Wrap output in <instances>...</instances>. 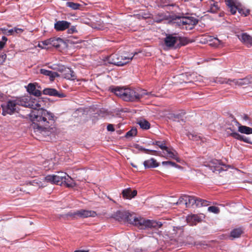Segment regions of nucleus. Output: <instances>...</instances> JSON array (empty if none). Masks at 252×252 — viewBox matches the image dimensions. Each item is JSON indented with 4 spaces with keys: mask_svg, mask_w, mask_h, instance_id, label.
Returning <instances> with one entry per match:
<instances>
[{
    "mask_svg": "<svg viewBox=\"0 0 252 252\" xmlns=\"http://www.w3.org/2000/svg\"><path fill=\"white\" fill-rule=\"evenodd\" d=\"M146 95H153L152 93H148L146 90L136 92L134 90L126 88L123 99L125 101H138Z\"/></svg>",
    "mask_w": 252,
    "mask_h": 252,
    "instance_id": "4",
    "label": "nucleus"
},
{
    "mask_svg": "<svg viewBox=\"0 0 252 252\" xmlns=\"http://www.w3.org/2000/svg\"><path fill=\"white\" fill-rule=\"evenodd\" d=\"M164 154L166 158H171L176 160L178 162H180L181 160L178 157L177 152L174 149H170L167 147L164 150Z\"/></svg>",
    "mask_w": 252,
    "mask_h": 252,
    "instance_id": "13",
    "label": "nucleus"
},
{
    "mask_svg": "<svg viewBox=\"0 0 252 252\" xmlns=\"http://www.w3.org/2000/svg\"><path fill=\"white\" fill-rule=\"evenodd\" d=\"M5 98L4 94L0 92V99L3 100Z\"/></svg>",
    "mask_w": 252,
    "mask_h": 252,
    "instance_id": "52",
    "label": "nucleus"
},
{
    "mask_svg": "<svg viewBox=\"0 0 252 252\" xmlns=\"http://www.w3.org/2000/svg\"><path fill=\"white\" fill-rule=\"evenodd\" d=\"M51 38L42 42V44H39L38 46L42 49L45 48L44 45H50Z\"/></svg>",
    "mask_w": 252,
    "mask_h": 252,
    "instance_id": "44",
    "label": "nucleus"
},
{
    "mask_svg": "<svg viewBox=\"0 0 252 252\" xmlns=\"http://www.w3.org/2000/svg\"><path fill=\"white\" fill-rule=\"evenodd\" d=\"M239 12L240 14L244 15L245 16H246L249 14L250 11L249 10H246L244 11L243 10L240 9L239 10Z\"/></svg>",
    "mask_w": 252,
    "mask_h": 252,
    "instance_id": "47",
    "label": "nucleus"
},
{
    "mask_svg": "<svg viewBox=\"0 0 252 252\" xmlns=\"http://www.w3.org/2000/svg\"><path fill=\"white\" fill-rule=\"evenodd\" d=\"M217 83H219L220 84L226 83L230 85L233 87L235 86H243L248 85L249 84H252V80H250L248 77L242 78V79H230L227 78H217L215 81Z\"/></svg>",
    "mask_w": 252,
    "mask_h": 252,
    "instance_id": "6",
    "label": "nucleus"
},
{
    "mask_svg": "<svg viewBox=\"0 0 252 252\" xmlns=\"http://www.w3.org/2000/svg\"><path fill=\"white\" fill-rule=\"evenodd\" d=\"M174 23L180 28L187 30H191L198 23V20L192 17H178L174 19Z\"/></svg>",
    "mask_w": 252,
    "mask_h": 252,
    "instance_id": "5",
    "label": "nucleus"
},
{
    "mask_svg": "<svg viewBox=\"0 0 252 252\" xmlns=\"http://www.w3.org/2000/svg\"><path fill=\"white\" fill-rule=\"evenodd\" d=\"M140 127L143 129H148L150 127V124L146 120H141L138 122Z\"/></svg>",
    "mask_w": 252,
    "mask_h": 252,
    "instance_id": "33",
    "label": "nucleus"
},
{
    "mask_svg": "<svg viewBox=\"0 0 252 252\" xmlns=\"http://www.w3.org/2000/svg\"><path fill=\"white\" fill-rule=\"evenodd\" d=\"M63 174H66L65 172H58L57 175H49L44 177L47 183H51L58 185H63V180H65V176Z\"/></svg>",
    "mask_w": 252,
    "mask_h": 252,
    "instance_id": "9",
    "label": "nucleus"
},
{
    "mask_svg": "<svg viewBox=\"0 0 252 252\" xmlns=\"http://www.w3.org/2000/svg\"><path fill=\"white\" fill-rule=\"evenodd\" d=\"M186 195H183L180 197L178 201L175 203L174 204L176 205H179L182 204L186 205Z\"/></svg>",
    "mask_w": 252,
    "mask_h": 252,
    "instance_id": "39",
    "label": "nucleus"
},
{
    "mask_svg": "<svg viewBox=\"0 0 252 252\" xmlns=\"http://www.w3.org/2000/svg\"><path fill=\"white\" fill-rule=\"evenodd\" d=\"M226 5L228 6L230 9V11L232 14H235L237 11V8L234 5L233 1L231 0H227L226 1Z\"/></svg>",
    "mask_w": 252,
    "mask_h": 252,
    "instance_id": "30",
    "label": "nucleus"
},
{
    "mask_svg": "<svg viewBox=\"0 0 252 252\" xmlns=\"http://www.w3.org/2000/svg\"><path fill=\"white\" fill-rule=\"evenodd\" d=\"M107 129L109 131H114L115 129L112 124H108L107 126Z\"/></svg>",
    "mask_w": 252,
    "mask_h": 252,
    "instance_id": "48",
    "label": "nucleus"
},
{
    "mask_svg": "<svg viewBox=\"0 0 252 252\" xmlns=\"http://www.w3.org/2000/svg\"><path fill=\"white\" fill-rule=\"evenodd\" d=\"M18 105L32 109L29 116L32 122V127L35 133L44 136L51 134L50 126L55 122V116L51 112L43 108L44 101L41 98H33L31 95H27L9 100L1 105L2 114L5 116L13 114Z\"/></svg>",
    "mask_w": 252,
    "mask_h": 252,
    "instance_id": "1",
    "label": "nucleus"
},
{
    "mask_svg": "<svg viewBox=\"0 0 252 252\" xmlns=\"http://www.w3.org/2000/svg\"><path fill=\"white\" fill-rule=\"evenodd\" d=\"M186 197L185 205L186 207H189L193 205H195L196 207H201L209 206L211 204L210 202L195 196L186 195Z\"/></svg>",
    "mask_w": 252,
    "mask_h": 252,
    "instance_id": "7",
    "label": "nucleus"
},
{
    "mask_svg": "<svg viewBox=\"0 0 252 252\" xmlns=\"http://www.w3.org/2000/svg\"><path fill=\"white\" fill-rule=\"evenodd\" d=\"M5 58H6L5 55L0 56V63H1L4 62Z\"/></svg>",
    "mask_w": 252,
    "mask_h": 252,
    "instance_id": "50",
    "label": "nucleus"
},
{
    "mask_svg": "<svg viewBox=\"0 0 252 252\" xmlns=\"http://www.w3.org/2000/svg\"><path fill=\"white\" fill-rule=\"evenodd\" d=\"M243 233V230L242 228H236L232 230L230 233L229 237L231 240L238 238L241 237Z\"/></svg>",
    "mask_w": 252,
    "mask_h": 252,
    "instance_id": "20",
    "label": "nucleus"
},
{
    "mask_svg": "<svg viewBox=\"0 0 252 252\" xmlns=\"http://www.w3.org/2000/svg\"><path fill=\"white\" fill-rule=\"evenodd\" d=\"M183 42V45H186L189 43V40L186 38H180L177 36L175 34H167L164 38V42L166 46L173 47L178 40Z\"/></svg>",
    "mask_w": 252,
    "mask_h": 252,
    "instance_id": "8",
    "label": "nucleus"
},
{
    "mask_svg": "<svg viewBox=\"0 0 252 252\" xmlns=\"http://www.w3.org/2000/svg\"><path fill=\"white\" fill-rule=\"evenodd\" d=\"M89 251L88 250H76L74 252H88Z\"/></svg>",
    "mask_w": 252,
    "mask_h": 252,
    "instance_id": "53",
    "label": "nucleus"
},
{
    "mask_svg": "<svg viewBox=\"0 0 252 252\" xmlns=\"http://www.w3.org/2000/svg\"><path fill=\"white\" fill-rule=\"evenodd\" d=\"M137 134V129L136 128H132L128 132H126V137L128 138L130 137H132L135 136Z\"/></svg>",
    "mask_w": 252,
    "mask_h": 252,
    "instance_id": "38",
    "label": "nucleus"
},
{
    "mask_svg": "<svg viewBox=\"0 0 252 252\" xmlns=\"http://www.w3.org/2000/svg\"><path fill=\"white\" fill-rule=\"evenodd\" d=\"M162 164L163 165H169V166H174V167H178V166H179V165H178L175 162L171 161H162Z\"/></svg>",
    "mask_w": 252,
    "mask_h": 252,
    "instance_id": "43",
    "label": "nucleus"
},
{
    "mask_svg": "<svg viewBox=\"0 0 252 252\" xmlns=\"http://www.w3.org/2000/svg\"><path fill=\"white\" fill-rule=\"evenodd\" d=\"M69 33H73L76 32L75 28L74 27H71L70 29L68 30Z\"/></svg>",
    "mask_w": 252,
    "mask_h": 252,
    "instance_id": "51",
    "label": "nucleus"
},
{
    "mask_svg": "<svg viewBox=\"0 0 252 252\" xmlns=\"http://www.w3.org/2000/svg\"><path fill=\"white\" fill-rule=\"evenodd\" d=\"M98 6H98L97 4H95V9H96L97 7H98Z\"/></svg>",
    "mask_w": 252,
    "mask_h": 252,
    "instance_id": "57",
    "label": "nucleus"
},
{
    "mask_svg": "<svg viewBox=\"0 0 252 252\" xmlns=\"http://www.w3.org/2000/svg\"><path fill=\"white\" fill-rule=\"evenodd\" d=\"M126 88H121L119 87H113L111 88L112 92L114 93L116 95L123 99L125 94Z\"/></svg>",
    "mask_w": 252,
    "mask_h": 252,
    "instance_id": "23",
    "label": "nucleus"
},
{
    "mask_svg": "<svg viewBox=\"0 0 252 252\" xmlns=\"http://www.w3.org/2000/svg\"><path fill=\"white\" fill-rule=\"evenodd\" d=\"M131 165H132L133 167H136V165H135L133 163H131Z\"/></svg>",
    "mask_w": 252,
    "mask_h": 252,
    "instance_id": "56",
    "label": "nucleus"
},
{
    "mask_svg": "<svg viewBox=\"0 0 252 252\" xmlns=\"http://www.w3.org/2000/svg\"><path fill=\"white\" fill-rule=\"evenodd\" d=\"M132 214L126 211H117L112 216V217L116 220L127 222H129V221H131V220H130Z\"/></svg>",
    "mask_w": 252,
    "mask_h": 252,
    "instance_id": "11",
    "label": "nucleus"
},
{
    "mask_svg": "<svg viewBox=\"0 0 252 252\" xmlns=\"http://www.w3.org/2000/svg\"><path fill=\"white\" fill-rule=\"evenodd\" d=\"M94 214V211L81 209L78 210L74 213H69L67 216L72 217L74 219H77L79 218H88L89 217H93Z\"/></svg>",
    "mask_w": 252,
    "mask_h": 252,
    "instance_id": "12",
    "label": "nucleus"
},
{
    "mask_svg": "<svg viewBox=\"0 0 252 252\" xmlns=\"http://www.w3.org/2000/svg\"><path fill=\"white\" fill-rule=\"evenodd\" d=\"M62 42V39L60 38H51L50 45L56 48H59L60 46L61 43Z\"/></svg>",
    "mask_w": 252,
    "mask_h": 252,
    "instance_id": "32",
    "label": "nucleus"
},
{
    "mask_svg": "<svg viewBox=\"0 0 252 252\" xmlns=\"http://www.w3.org/2000/svg\"><path fill=\"white\" fill-rule=\"evenodd\" d=\"M12 30H13V35L15 33H20L23 32V29L18 28H14Z\"/></svg>",
    "mask_w": 252,
    "mask_h": 252,
    "instance_id": "46",
    "label": "nucleus"
},
{
    "mask_svg": "<svg viewBox=\"0 0 252 252\" xmlns=\"http://www.w3.org/2000/svg\"><path fill=\"white\" fill-rule=\"evenodd\" d=\"M228 129H229L231 131V132L230 133H228V131L227 132V134L228 135H230L236 139L243 141L246 143H251L250 139L249 138L240 135L238 132L232 130L231 128H228Z\"/></svg>",
    "mask_w": 252,
    "mask_h": 252,
    "instance_id": "14",
    "label": "nucleus"
},
{
    "mask_svg": "<svg viewBox=\"0 0 252 252\" xmlns=\"http://www.w3.org/2000/svg\"><path fill=\"white\" fill-rule=\"evenodd\" d=\"M46 181L45 180L44 178L43 179V181H39V180L35 179L27 185H32L33 186L38 187V188H43L47 186Z\"/></svg>",
    "mask_w": 252,
    "mask_h": 252,
    "instance_id": "24",
    "label": "nucleus"
},
{
    "mask_svg": "<svg viewBox=\"0 0 252 252\" xmlns=\"http://www.w3.org/2000/svg\"><path fill=\"white\" fill-rule=\"evenodd\" d=\"M207 41L210 42V45L214 47H218L219 45L222 44V41L219 40L218 38L212 36L208 37L207 39Z\"/></svg>",
    "mask_w": 252,
    "mask_h": 252,
    "instance_id": "26",
    "label": "nucleus"
},
{
    "mask_svg": "<svg viewBox=\"0 0 252 252\" xmlns=\"http://www.w3.org/2000/svg\"><path fill=\"white\" fill-rule=\"evenodd\" d=\"M70 23L66 21H59L55 23L54 28L58 31H63L68 29Z\"/></svg>",
    "mask_w": 252,
    "mask_h": 252,
    "instance_id": "16",
    "label": "nucleus"
},
{
    "mask_svg": "<svg viewBox=\"0 0 252 252\" xmlns=\"http://www.w3.org/2000/svg\"><path fill=\"white\" fill-rule=\"evenodd\" d=\"M219 9L217 3L212 1L210 4V8L208 11L213 13H215L217 12Z\"/></svg>",
    "mask_w": 252,
    "mask_h": 252,
    "instance_id": "35",
    "label": "nucleus"
},
{
    "mask_svg": "<svg viewBox=\"0 0 252 252\" xmlns=\"http://www.w3.org/2000/svg\"><path fill=\"white\" fill-rule=\"evenodd\" d=\"M0 30L2 32V33L7 35H13V30L12 29L10 30H7L5 28H1Z\"/></svg>",
    "mask_w": 252,
    "mask_h": 252,
    "instance_id": "41",
    "label": "nucleus"
},
{
    "mask_svg": "<svg viewBox=\"0 0 252 252\" xmlns=\"http://www.w3.org/2000/svg\"><path fill=\"white\" fill-rule=\"evenodd\" d=\"M137 193L136 190H131L130 188L124 189L122 191L123 196L126 199H131L134 198Z\"/></svg>",
    "mask_w": 252,
    "mask_h": 252,
    "instance_id": "17",
    "label": "nucleus"
},
{
    "mask_svg": "<svg viewBox=\"0 0 252 252\" xmlns=\"http://www.w3.org/2000/svg\"><path fill=\"white\" fill-rule=\"evenodd\" d=\"M7 40V38L5 36H2L1 40L0 41V50L3 48Z\"/></svg>",
    "mask_w": 252,
    "mask_h": 252,
    "instance_id": "45",
    "label": "nucleus"
},
{
    "mask_svg": "<svg viewBox=\"0 0 252 252\" xmlns=\"http://www.w3.org/2000/svg\"><path fill=\"white\" fill-rule=\"evenodd\" d=\"M208 211L215 214H218L220 212V209L216 206H210L208 208Z\"/></svg>",
    "mask_w": 252,
    "mask_h": 252,
    "instance_id": "42",
    "label": "nucleus"
},
{
    "mask_svg": "<svg viewBox=\"0 0 252 252\" xmlns=\"http://www.w3.org/2000/svg\"><path fill=\"white\" fill-rule=\"evenodd\" d=\"M190 140L197 141L200 139V136L194 133H189L187 134Z\"/></svg>",
    "mask_w": 252,
    "mask_h": 252,
    "instance_id": "40",
    "label": "nucleus"
},
{
    "mask_svg": "<svg viewBox=\"0 0 252 252\" xmlns=\"http://www.w3.org/2000/svg\"><path fill=\"white\" fill-rule=\"evenodd\" d=\"M130 220H131V221H129V223L132 224L141 229L148 228H158L162 225L161 222L146 220L141 217H135L132 214Z\"/></svg>",
    "mask_w": 252,
    "mask_h": 252,
    "instance_id": "3",
    "label": "nucleus"
},
{
    "mask_svg": "<svg viewBox=\"0 0 252 252\" xmlns=\"http://www.w3.org/2000/svg\"><path fill=\"white\" fill-rule=\"evenodd\" d=\"M65 176V180H63V184L65 185L67 187H73L75 185L73 180L67 174H63Z\"/></svg>",
    "mask_w": 252,
    "mask_h": 252,
    "instance_id": "27",
    "label": "nucleus"
},
{
    "mask_svg": "<svg viewBox=\"0 0 252 252\" xmlns=\"http://www.w3.org/2000/svg\"><path fill=\"white\" fill-rule=\"evenodd\" d=\"M95 114H97V117H98L99 118H103L108 116L109 112L105 108H95Z\"/></svg>",
    "mask_w": 252,
    "mask_h": 252,
    "instance_id": "28",
    "label": "nucleus"
},
{
    "mask_svg": "<svg viewBox=\"0 0 252 252\" xmlns=\"http://www.w3.org/2000/svg\"><path fill=\"white\" fill-rule=\"evenodd\" d=\"M134 54H128L127 53H124L120 54H112L109 57L106 58V60H103V63L106 64V62L109 63L113 64L117 66H123L125 64L130 62L133 58L134 57Z\"/></svg>",
    "mask_w": 252,
    "mask_h": 252,
    "instance_id": "2",
    "label": "nucleus"
},
{
    "mask_svg": "<svg viewBox=\"0 0 252 252\" xmlns=\"http://www.w3.org/2000/svg\"><path fill=\"white\" fill-rule=\"evenodd\" d=\"M238 131L241 133L250 134L252 133V128L245 126H240L238 127Z\"/></svg>",
    "mask_w": 252,
    "mask_h": 252,
    "instance_id": "29",
    "label": "nucleus"
},
{
    "mask_svg": "<svg viewBox=\"0 0 252 252\" xmlns=\"http://www.w3.org/2000/svg\"><path fill=\"white\" fill-rule=\"evenodd\" d=\"M64 77L65 78L69 80H74L76 78L74 72L70 69L65 71Z\"/></svg>",
    "mask_w": 252,
    "mask_h": 252,
    "instance_id": "31",
    "label": "nucleus"
},
{
    "mask_svg": "<svg viewBox=\"0 0 252 252\" xmlns=\"http://www.w3.org/2000/svg\"><path fill=\"white\" fill-rule=\"evenodd\" d=\"M177 230H179L181 233L183 232V229L182 227H173V230L174 231L173 234H175Z\"/></svg>",
    "mask_w": 252,
    "mask_h": 252,
    "instance_id": "49",
    "label": "nucleus"
},
{
    "mask_svg": "<svg viewBox=\"0 0 252 252\" xmlns=\"http://www.w3.org/2000/svg\"><path fill=\"white\" fill-rule=\"evenodd\" d=\"M244 119L245 120H247L248 119V116L246 115H245V116H244Z\"/></svg>",
    "mask_w": 252,
    "mask_h": 252,
    "instance_id": "55",
    "label": "nucleus"
},
{
    "mask_svg": "<svg viewBox=\"0 0 252 252\" xmlns=\"http://www.w3.org/2000/svg\"><path fill=\"white\" fill-rule=\"evenodd\" d=\"M169 14L167 13L159 12L154 16V21L156 22L159 23L163 20H168L169 18Z\"/></svg>",
    "mask_w": 252,
    "mask_h": 252,
    "instance_id": "18",
    "label": "nucleus"
},
{
    "mask_svg": "<svg viewBox=\"0 0 252 252\" xmlns=\"http://www.w3.org/2000/svg\"><path fill=\"white\" fill-rule=\"evenodd\" d=\"M44 94L51 96H58L60 98L64 97L65 95L62 93H59L56 89L52 88H46L43 91Z\"/></svg>",
    "mask_w": 252,
    "mask_h": 252,
    "instance_id": "15",
    "label": "nucleus"
},
{
    "mask_svg": "<svg viewBox=\"0 0 252 252\" xmlns=\"http://www.w3.org/2000/svg\"><path fill=\"white\" fill-rule=\"evenodd\" d=\"M136 148L140 151H143L146 153L151 154V155H157L158 153V151L156 150H150V149H146L142 147V146H140L139 145H137Z\"/></svg>",
    "mask_w": 252,
    "mask_h": 252,
    "instance_id": "34",
    "label": "nucleus"
},
{
    "mask_svg": "<svg viewBox=\"0 0 252 252\" xmlns=\"http://www.w3.org/2000/svg\"><path fill=\"white\" fill-rule=\"evenodd\" d=\"M206 166L208 167L213 172L218 171L220 173L221 171L226 170L225 165L223 164L220 160L216 159H212Z\"/></svg>",
    "mask_w": 252,
    "mask_h": 252,
    "instance_id": "10",
    "label": "nucleus"
},
{
    "mask_svg": "<svg viewBox=\"0 0 252 252\" xmlns=\"http://www.w3.org/2000/svg\"><path fill=\"white\" fill-rule=\"evenodd\" d=\"M27 91L35 96H39L41 95L40 91L36 89L35 86L32 83H30L27 87Z\"/></svg>",
    "mask_w": 252,
    "mask_h": 252,
    "instance_id": "22",
    "label": "nucleus"
},
{
    "mask_svg": "<svg viewBox=\"0 0 252 252\" xmlns=\"http://www.w3.org/2000/svg\"><path fill=\"white\" fill-rule=\"evenodd\" d=\"M40 73L48 76L50 78V80L53 81L55 77L58 76V74L56 72L48 70L45 69H41L40 70Z\"/></svg>",
    "mask_w": 252,
    "mask_h": 252,
    "instance_id": "25",
    "label": "nucleus"
},
{
    "mask_svg": "<svg viewBox=\"0 0 252 252\" xmlns=\"http://www.w3.org/2000/svg\"><path fill=\"white\" fill-rule=\"evenodd\" d=\"M95 30H96V29H98V30H102V27H97V26H96V25H95Z\"/></svg>",
    "mask_w": 252,
    "mask_h": 252,
    "instance_id": "54",
    "label": "nucleus"
},
{
    "mask_svg": "<svg viewBox=\"0 0 252 252\" xmlns=\"http://www.w3.org/2000/svg\"><path fill=\"white\" fill-rule=\"evenodd\" d=\"M153 145H156L158 146L161 150L164 151L167 148L165 144L164 141H156L153 143Z\"/></svg>",
    "mask_w": 252,
    "mask_h": 252,
    "instance_id": "37",
    "label": "nucleus"
},
{
    "mask_svg": "<svg viewBox=\"0 0 252 252\" xmlns=\"http://www.w3.org/2000/svg\"><path fill=\"white\" fill-rule=\"evenodd\" d=\"M239 39L248 46H252V36L248 34L247 33H242L240 35Z\"/></svg>",
    "mask_w": 252,
    "mask_h": 252,
    "instance_id": "19",
    "label": "nucleus"
},
{
    "mask_svg": "<svg viewBox=\"0 0 252 252\" xmlns=\"http://www.w3.org/2000/svg\"><path fill=\"white\" fill-rule=\"evenodd\" d=\"M143 165L145 168H155L158 166L159 164L154 158L145 160Z\"/></svg>",
    "mask_w": 252,
    "mask_h": 252,
    "instance_id": "21",
    "label": "nucleus"
},
{
    "mask_svg": "<svg viewBox=\"0 0 252 252\" xmlns=\"http://www.w3.org/2000/svg\"><path fill=\"white\" fill-rule=\"evenodd\" d=\"M66 4L67 6L70 7L73 10L78 9L80 6V4L73 2H67Z\"/></svg>",
    "mask_w": 252,
    "mask_h": 252,
    "instance_id": "36",
    "label": "nucleus"
}]
</instances>
